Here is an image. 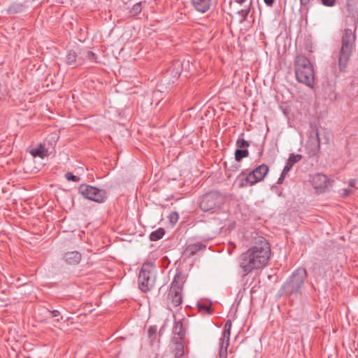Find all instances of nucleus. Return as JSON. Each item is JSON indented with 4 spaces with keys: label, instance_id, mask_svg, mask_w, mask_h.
<instances>
[{
    "label": "nucleus",
    "instance_id": "obj_1",
    "mask_svg": "<svg viewBox=\"0 0 358 358\" xmlns=\"http://www.w3.org/2000/svg\"><path fill=\"white\" fill-rule=\"evenodd\" d=\"M271 256V245L263 236L255 238L253 245L243 252L239 258V266L244 276L254 270L265 267Z\"/></svg>",
    "mask_w": 358,
    "mask_h": 358
},
{
    "label": "nucleus",
    "instance_id": "obj_2",
    "mask_svg": "<svg viewBox=\"0 0 358 358\" xmlns=\"http://www.w3.org/2000/svg\"><path fill=\"white\" fill-rule=\"evenodd\" d=\"M356 29L352 31L350 29H345L341 37V47L338 54V66L341 71H344L355 50L356 41Z\"/></svg>",
    "mask_w": 358,
    "mask_h": 358
},
{
    "label": "nucleus",
    "instance_id": "obj_3",
    "mask_svg": "<svg viewBox=\"0 0 358 358\" xmlns=\"http://www.w3.org/2000/svg\"><path fill=\"white\" fill-rule=\"evenodd\" d=\"M295 76L298 82L313 87L315 83V73L313 64L303 55H299L294 61Z\"/></svg>",
    "mask_w": 358,
    "mask_h": 358
},
{
    "label": "nucleus",
    "instance_id": "obj_4",
    "mask_svg": "<svg viewBox=\"0 0 358 358\" xmlns=\"http://www.w3.org/2000/svg\"><path fill=\"white\" fill-rule=\"evenodd\" d=\"M155 268L150 262H145L143 264L138 274V286L143 292L150 291L155 284Z\"/></svg>",
    "mask_w": 358,
    "mask_h": 358
},
{
    "label": "nucleus",
    "instance_id": "obj_5",
    "mask_svg": "<svg viewBox=\"0 0 358 358\" xmlns=\"http://www.w3.org/2000/svg\"><path fill=\"white\" fill-rule=\"evenodd\" d=\"M307 277L306 270L303 268H297L290 276L284 285V290L286 294L292 295L299 291L302 287L304 280Z\"/></svg>",
    "mask_w": 358,
    "mask_h": 358
},
{
    "label": "nucleus",
    "instance_id": "obj_6",
    "mask_svg": "<svg viewBox=\"0 0 358 358\" xmlns=\"http://www.w3.org/2000/svg\"><path fill=\"white\" fill-rule=\"evenodd\" d=\"M183 277L180 273H176L171 284L167 299L175 307L182 302Z\"/></svg>",
    "mask_w": 358,
    "mask_h": 358
},
{
    "label": "nucleus",
    "instance_id": "obj_7",
    "mask_svg": "<svg viewBox=\"0 0 358 358\" xmlns=\"http://www.w3.org/2000/svg\"><path fill=\"white\" fill-rule=\"evenodd\" d=\"M268 171V167L262 164L251 171L247 176L238 179V187L243 188L249 185H253L262 180Z\"/></svg>",
    "mask_w": 358,
    "mask_h": 358
},
{
    "label": "nucleus",
    "instance_id": "obj_8",
    "mask_svg": "<svg viewBox=\"0 0 358 358\" xmlns=\"http://www.w3.org/2000/svg\"><path fill=\"white\" fill-rule=\"evenodd\" d=\"M78 192L85 198L98 203H102L106 199V192L104 190L86 184L79 186Z\"/></svg>",
    "mask_w": 358,
    "mask_h": 358
},
{
    "label": "nucleus",
    "instance_id": "obj_9",
    "mask_svg": "<svg viewBox=\"0 0 358 358\" xmlns=\"http://www.w3.org/2000/svg\"><path fill=\"white\" fill-rule=\"evenodd\" d=\"M224 201L218 192L213 191L203 195V211L215 210L220 208Z\"/></svg>",
    "mask_w": 358,
    "mask_h": 358
},
{
    "label": "nucleus",
    "instance_id": "obj_10",
    "mask_svg": "<svg viewBox=\"0 0 358 358\" xmlns=\"http://www.w3.org/2000/svg\"><path fill=\"white\" fill-rule=\"evenodd\" d=\"M311 185L317 194H322L329 190L332 186V182L327 176L322 173H316L310 176Z\"/></svg>",
    "mask_w": 358,
    "mask_h": 358
},
{
    "label": "nucleus",
    "instance_id": "obj_11",
    "mask_svg": "<svg viewBox=\"0 0 358 358\" xmlns=\"http://www.w3.org/2000/svg\"><path fill=\"white\" fill-rule=\"evenodd\" d=\"M189 61H175L172 64V65L168 69V70L166 72V74L167 76L171 77V80L173 83L180 77L184 66H189Z\"/></svg>",
    "mask_w": 358,
    "mask_h": 358
},
{
    "label": "nucleus",
    "instance_id": "obj_12",
    "mask_svg": "<svg viewBox=\"0 0 358 358\" xmlns=\"http://www.w3.org/2000/svg\"><path fill=\"white\" fill-rule=\"evenodd\" d=\"M237 149L235 150L234 157H248L249 155V150L255 147L254 143H250L243 138H238L236 141Z\"/></svg>",
    "mask_w": 358,
    "mask_h": 358
},
{
    "label": "nucleus",
    "instance_id": "obj_13",
    "mask_svg": "<svg viewBox=\"0 0 358 358\" xmlns=\"http://www.w3.org/2000/svg\"><path fill=\"white\" fill-rule=\"evenodd\" d=\"M343 13L347 17L356 19L358 17L357 0H345Z\"/></svg>",
    "mask_w": 358,
    "mask_h": 358
},
{
    "label": "nucleus",
    "instance_id": "obj_14",
    "mask_svg": "<svg viewBox=\"0 0 358 358\" xmlns=\"http://www.w3.org/2000/svg\"><path fill=\"white\" fill-rule=\"evenodd\" d=\"M201 250V243H191L189 242L184 251L182 252V256L185 258H189L196 255L198 252Z\"/></svg>",
    "mask_w": 358,
    "mask_h": 358
},
{
    "label": "nucleus",
    "instance_id": "obj_15",
    "mask_svg": "<svg viewBox=\"0 0 358 358\" xmlns=\"http://www.w3.org/2000/svg\"><path fill=\"white\" fill-rule=\"evenodd\" d=\"M63 259L69 265H77L82 259V255L78 251L67 252L64 255Z\"/></svg>",
    "mask_w": 358,
    "mask_h": 358
},
{
    "label": "nucleus",
    "instance_id": "obj_16",
    "mask_svg": "<svg viewBox=\"0 0 358 358\" xmlns=\"http://www.w3.org/2000/svg\"><path fill=\"white\" fill-rule=\"evenodd\" d=\"M50 146L46 147L45 143H40L37 148L30 150L29 153L33 157H48L52 155Z\"/></svg>",
    "mask_w": 358,
    "mask_h": 358
},
{
    "label": "nucleus",
    "instance_id": "obj_17",
    "mask_svg": "<svg viewBox=\"0 0 358 358\" xmlns=\"http://www.w3.org/2000/svg\"><path fill=\"white\" fill-rule=\"evenodd\" d=\"M174 337L173 339L184 340L185 336V330L181 321L175 322L173 329Z\"/></svg>",
    "mask_w": 358,
    "mask_h": 358
},
{
    "label": "nucleus",
    "instance_id": "obj_18",
    "mask_svg": "<svg viewBox=\"0 0 358 358\" xmlns=\"http://www.w3.org/2000/svg\"><path fill=\"white\" fill-rule=\"evenodd\" d=\"M174 343L173 352L176 358L181 357L185 352L184 350V340L173 339Z\"/></svg>",
    "mask_w": 358,
    "mask_h": 358
},
{
    "label": "nucleus",
    "instance_id": "obj_19",
    "mask_svg": "<svg viewBox=\"0 0 358 358\" xmlns=\"http://www.w3.org/2000/svg\"><path fill=\"white\" fill-rule=\"evenodd\" d=\"M85 59L91 62H96V58L94 52L85 50L80 52V57L78 59V64L81 65Z\"/></svg>",
    "mask_w": 358,
    "mask_h": 358
},
{
    "label": "nucleus",
    "instance_id": "obj_20",
    "mask_svg": "<svg viewBox=\"0 0 358 358\" xmlns=\"http://www.w3.org/2000/svg\"><path fill=\"white\" fill-rule=\"evenodd\" d=\"M165 234V230L164 228H159L155 231H153L150 234V240L151 241H157L162 238Z\"/></svg>",
    "mask_w": 358,
    "mask_h": 358
},
{
    "label": "nucleus",
    "instance_id": "obj_21",
    "mask_svg": "<svg viewBox=\"0 0 358 358\" xmlns=\"http://www.w3.org/2000/svg\"><path fill=\"white\" fill-rule=\"evenodd\" d=\"M301 158H288L286 165L285 166L282 173L284 174H287V173L291 170L293 165L296 163Z\"/></svg>",
    "mask_w": 358,
    "mask_h": 358
},
{
    "label": "nucleus",
    "instance_id": "obj_22",
    "mask_svg": "<svg viewBox=\"0 0 358 358\" xmlns=\"http://www.w3.org/2000/svg\"><path fill=\"white\" fill-rule=\"evenodd\" d=\"M232 327V322L230 320H227L224 324L222 336L225 338H230L231 329Z\"/></svg>",
    "mask_w": 358,
    "mask_h": 358
},
{
    "label": "nucleus",
    "instance_id": "obj_23",
    "mask_svg": "<svg viewBox=\"0 0 358 358\" xmlns=\"http://www.w3.org/2000/svg\"><path fill=\"white\" fill-rule=\"evenodd\" d=\"M77 55L73 51H70L66 55V60L69 65H73L76 63Z\"/></svg>",
    "mask_w": 358,
    "mask_h": 358
},
{
    "label": "nucleus",
    "instance_id": "obj_24",
    "mask_svg": "<svg viewBox=\"0 0 358 358\" xmlns=\"http://www.w3.org/2000/svg\"><path fill=\"white\" fill-rule=\"evenodd\" d=\"M252 1L250 2V6L248 8L246 9H242L241 10H239L238 12V15H240L241 17H242V20L241 22H244L247 20L248 18V16L250 12V10H251V7H252Z\"/></svg>",
    "mask_w": 358,
    "mask_h": 358
},
{
    "label": "nucleus",
    "instance_id": "obj_25",
    "mask_svg": "<svg viewBox=\"0 0 358 358\" xmlns=\"http://www.w3.org/2000/svg\"><path fill=\"white\" fill-rule=\"evenodd\" d=\"M217 0H203V13L210 9V6L216 4Z\"/></svg>",
    "mask_w": 358,
    "mask_h": 358
},
{
    "label": "nucleus",
    "instance_id": "obj_26",
    "mask_svg": "<svg viewBox=\"0 0 358 358\" xmlns=\"http://www.w3.org/2000/svg\"><path fill=\"white\" fill-rule=\"evenodd\" d=\"M142 10V6H141V3H137L136 4L134 5L133 8H131V10H130V13L131 15H136L138 14H139Z\"/></svg>",
    "mask_w": 358,
    "mask_h": 358
},
{
    "label": "nucleus",
    "instance_id": "obj_27",
    "mask_svg": "<svg viewBox=\"0 0 358 358\" xmlns=\"http://www.w3.org/2000/svg\"><path fill=\"white\" fill-rule=\"evenodd\" d=\"M179 215L177 212H171L169 215V220L172 226H174L178 222Z\"/></svg>",
    "mask_w": 358,
    "mask_h": 358
},
{
    "label": "nucleus",
    "instance_id": "obj_28",
    "mask_svg": "<svg viewBox=\"0 0 358 358\" xmlns=\"http://www.w3.org/2000/svg\"><path fill=\"white\" fill-rule=\"evenodd\" d=\"M203 313H205L208 315H212L213 311L211 308V303L210 302L209 304L203 301Z\"/></svg>",
    "mask_w": 358,
    "mask_h": 358
},
{
    "label": "nucleus",
    "instance_id": "obj_29",
    "mask_svg": "<svg viewBox=\"0 0 358 358\" xmlns=\"http://www.w3.org/2000/svg\"><path fill=\"white\" fill-rule=\"evenodd\" d=\"M65 178L69 180V181H73V182H79L80 180V178L73 175L72 173L71 172H67L66 174H65Z\"/></svg>",
    "mask_w": 358,
    "mask_h": 358
},
{
    "label": "nucleus",
    "instance_id": "obj_30",
    "mask_svg": "<svg viewBox=\"0 0 358 358\" xmlns=\"http://www.w3.org/2000/svg\"><path fill=\"white\" fill-rule=\"evenodd\" d=\"M311 0H300V6L301 10H308Z\"/></svg>",
    "mask_w": 358,
    "mask_h": 358
},
{
    "label": "nucleus",
    "instance_id": "obj_31",
    "mask_svg": "<svg viewBox=\"0 0 358 358\" xmlns=\"http://www.w3.org/2000/svg\"><path fill=\"white\" fill-rule=\"evenodd\" d=\"M321 3L327 7H333L335 6L336 0H320Z\"/></svg>",
    "mask_w": 358,
    "mask_h": 358
},
{
    "label": "nucleus",
    "instance_id": "obj_32",
    "mask_svg": "<svg viewBox=\"0 0 358 358\" xmlns=\"http://www.w3.org/2000/svg\"><path fill=\"white\" fill-rule=\"evenodd\" d=\"M229 340L230 338H225L222 336L221 338L220 347H225L226 348H228L229 345Z\"/></svg>",
    "mask_w": 358,
    "mask_h": 358
},
{
    "label": "nucleus",
    "instance_id": "obj_33",
    "mask_svg": "<svg viewBox=\"0 0 358 358\" xmlns=\"http://www.w3.org/2000/svg\"><path fill=\"white\" fill-rule=\"evenodd\" d=\"M227 349L225 347H220L219 358H227Z\"/></svg>",
    "mask_w": 358,
    "mask_h": 358
},
{
    "label": "nucleus",
    "instance_id": "obj_34",
    "mask_svg": "<svg viewBox=\"0 0 358 358\" xmlns=\"http://www.w3.org/2000/svg\"><path fill=\"white\" fill-rule=\"evenodd\" d=\"M157 331V328L156 326H151L148 329V336L150 338H152V336H155Z\"/></svg>",
    "mask_w": 358,
    "mask_h": 358
},
{
    "label": "nucleus",
    "instance_id": "obj_35",
    "mask_svg": "<svg viewBox=\"0 0 358 358\" xmlns=\"http://www.w3.org/2000/svg\"><path fill=\"white\" fill-rule=\"evenodd\" d=\"M192 3L197 10L201 11V0H192Z\"/></svg>",
    "mask_w": 358,
    "mask_h": 358
},
{
    "label": "nucleus",
    "instance_id": "obj_36",
    "mask_svg": "<svg viewBox=\"0 0 358 358\" xmlns=\"http://www.w3.org/2000/svg\"><path fill=\"white\" fill-rule=\"evenodd\" d=\"M285 176H286V174H284L283 173H281V175H280V178L278 180L277 183L279 184V185L282 184L284 180H285Z\"/></svg>",
    "mask_w": 358,
    "mask_h": 358
},
{
    "label": "nucleus",
    "instance_id": "obj_37",
    "mask_svg": "<svg viewBox=\"0 0 358 358\" xmlns=\"http://www.w3.org/2000/svg\"><path fill=\"white\" fill-rule=\"evenodd\" d=\"M352 193V189H350V187H348V188L344 189L343 196H348V195H350Z\"/></svg>",
    "mask_w": 358,
    "mask_h": 358
},
{
    "label": "nucleus",
    "instance_id": "obj_38",
    "mask_svg": "<svg viewBox=\"0 0 358 358\" xmlns=\"http://www.w3.org/2000/svg\"><path fill=\"white\" fill-rule=\"evenodd\" d=\"M234 158H229V162H224V165H225V167L227 169H231V164H233V162H232V159Z\"/></svg>",
    "mask_w": 358,
    "mask_h": 358
},
{
    "label": "nucleus",
    "instance_id": "obj_39",
    "mask_svg": "<svg viewBox=\"0 0 358 358\" xmlns=\"http://www.w3.org/2000/svg\"><path fill=\"white\" fill-rule=\"evenodd\" d=\"M264 2L267 6L272 7L274 4L275 0H264Z\"/></svg>",
    "mask_w": 358,
    "mask_h": 358
},
{
    "label": "nucleus",
    "instance_id": "obj_40",
    "mask_svg": "<svg viewBox=\"0 0 358 358\" xmlns=\"http://www.w3.org/2000/svg\"><path fill=\"white\" fill-rule=\"evenodd\" d=\"M50 313H51V315H52V317H58L60 315L59 311L57 310H54L52 311H50Z\"/></svg>",
    "mask_w": 358,
    "mask_h": 358
},
{
    "label": "nucleus",
    "instance_id": "obj_41",
    "mask_svg": "<svg viewBox=\"0 0 358 358\" xmlns=\"http://www.w3.org/2000/svg\"><path fill=\"white\" fill-rule=\"evenodd\" d=\"M355 184H356V180L355 179H350L349 180V187H350V189L354 187Z\"/></svg>",
    "mask_w": 358,
    "mask_h": 358
},
{
    "label": "nucleus",
    "instance_id": "obj_42",
    "mask_svg": "<svg viewBox=\"0 0 358 358\" xmlns=\"http://www.w3.org/2000/svg\"><path fill=\"white\" fill-rule=\"evenodd\" d=\"M196 307L198 308L199 312H201V301H199L196 303Z\"/></svg>",
    "mask_w": 358,
    "mask_h": 358
},
{
    "label": "nucleus",
    "instance_id": "obj_43",
    "mask_svg": "<svg viewBox=\"0 0 358 358\" xmlns=\"http://www.w3.org/2000/svg\"><path fill=\"white\" fill-rule=\"evenodd\" d=\"M234 1L238 4L242 5L243 3L246 1V0H234Z\"/></svg>",
    "mask_w": 358,
    "mask_h": 358
},
{
    "label": "nucleus",
    "instance_id": "obj_44",
    "mask_svg": "<svg viewBox=\"0 0 358 358\" xmlns=\"http://www.w3.org/2000/svg\"><path fill=\"white\" fill-rule=\"evenodd\" d=\"M243 158H234V161L236 164H238Z\"/></svg>",
    "mask_w": 358,
    "mask_h": 358
},
{
    "label": "nucleus",
    "instance_id": "obj_45",
    "mask_svg": "<svg viewBox=\"0 0 358 358\" xmlns=\"http://www.w3.org/2000/svg\"><path fill=\"white\" fill-rule=\"evenodd\" d=\"M289 157H302L301 155H294V154H290Z\"/></svg>",
    "mask_w": 358,
    "mask_h": 358
},
{
    "label": "nucleus",
    "instance_id": "obj_46",
    "mask_svg": "<svg viewBox=\"0 0 358 358\" xmlns=\"http://www.w3.org/2000/svg\"><path fill=\"white\" fill-rule=\"evenodd\" d=\"M258 150H259V151H258V154H259V155H262V147H261V146L259 148Z\"/></svg>",
    "mask_w": 358,
    "mask_h": 358
},
{
    "label": "nucleus",
    "instance_id": "obj_47",
    "mask_svg": "<svg viewBox=\"0 0 358 358\" xmlns=\"http://www.w3.org/2000/svg\"><path fill=\"white\" fill-rule=\"evenodd\" d=\"M316 136H317V140H318V141H320V138H319V136H318V132H317V131L316 132Z\"/></svg>",
    "mask_w": 358,
    "mask_h": 358
}]
</instances>
